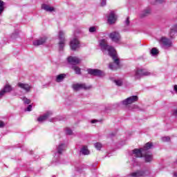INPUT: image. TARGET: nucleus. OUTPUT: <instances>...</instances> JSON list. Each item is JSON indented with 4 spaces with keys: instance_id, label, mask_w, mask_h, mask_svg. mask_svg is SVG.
Returning <instances> with one entry per match:
<instances>
[{
    "instance_id": "obj_1",
    "label": "nucleus",
    "mask_w": 177,
    "mask_h": 177,
    "mask_svg": "<svg viewBox=\"0 0 177 177\" xmlns=\"http://www.w3.org/2000/svg\"><path fill=\"white\" fill-rule=\"evenodd\" d=\"M100 46H101V49L102 50H107L109 52V55L111 57H112L114 63L109 64V68L111 70H117V68H120V59H118V55H117V51L113 48V46L107 45L106 43V40L102 39L100 42Z\"/></svg>"
},
{
    "instance_id": "obj_2",
    "label": "nucleus",
    "mask_w": 177,
    "mask_h": 177,
    "mask_svg": "<svg viewBox=\"0 0 177 177\" xmlns=\"http://www.w3.org/2000/svg\"><path fill=\"white\" fill-rule=\"evenodd\" d=\"M87 73L90 75H93V77H99L100 78H102V77H104V75H106L104 71L100 69L88 68L87 69Z\"/></svg>"
},
{
    "instance_id": "obj_3",
    "label": "nucleus",
    "mask_w": 177,
    "mask_h": 177,
    "mask_svg": "<svg viewBox=\"0 0 177 177\" xmlns=\"http://www.w3.org/2000/svg\"><path fill=\"white\" fill-rule=\"evenodd\" d=\"M145 75H150V73L145 71V69H140V68H138L135 71V74H134L135 80H140V78H142V77Z\"/></svg>"
},
{
    "instance_id": "obj_4",
    "label": "nucleus",
    "mask_w": 177,
    "mask_h": 177,
    "mask_svg": "<svg viewBox=\"0 0 177 177\" xmlns=\"http://www.w3.org/2000/svg\"><path fill=\"white\" fill-rule=\"evenodd\" d=\"M160 44L164 49H167V48L172 46V41L167 37H162L160 40Z\"/></svg>"
},
{
    "instance_id": "obj_5",
    "label": "nucleus",
    "mask_w": 177,
    "mask_h": 177,
    "mask_svg": "<svg viewBox=\"0 0 177 177\" xmlns=\"http://www.w3.org/2000/svg\"><path fill=\"white\" fill-rule=\"evenodd\" d=\"M109 37L110 39H111L113 42H115L116 44H118V42L121 41V35H120V32L118 31H113L111 32L109 35Z\"/></svg>"
},
{
    "instance_id": "obj_6",
    "label": "nucleus",
    "mask_w": 177,
    "mask_h": 177,
    "mask_svg": "<svg viewBox=\"0 0 177 177\" xmlns=\"http://www.w3.org/2000/svg\"><path fill=\"white\" fill-rule=\"evenodd\" d=\"M138 100H139L138 95H133L123 100L122 103L124 106H128V104H132V103H135V102H138Z\"/></svg>"
},
{
    "instance_id": "obj_7",
    "label": "nucleus",
    "mask_w": 177,
    "mask_h": 177,
    "mask_svg": "<svg viewBox=\"0 0 177 177\" xmlns=\"http://www.w3.org/2000/svg\"><path fill=\"white\" fill-rule=\"evenodd\" d=\"M17 86L21 89L25 91V92H26L27 93H28V92H30L31 89H32V86L26 83L19 82L17 84Z\"/></svg>"
},
{
    "instance_id": "obj_8",
    "label": "nucleus",
    "mask_w": 177,
    "mask_h": 177,
    "mask_svg": "<svg viewBox=\"0 0 177 177\" xmlns=\"http://www.w3.org/2000/svg\"><path fill=\"white\" fill-rule=\"evenodd\" d=\"M59 50H63V48H64V44L66 42V39H64V32H63V31L59 32Z\"/></svg>"
},
{
    "instance_id": "obj_9",
    "label": "nucleus",
    "mask_w": 177,
    "mask_h": 177,
    "mask_svg": "<svg viewBox=\"0 0 177 177\" xmlns=\"http://www.w3.org/2000/svg\"><path fill=\"white\" fill-rule=\"evenodd\" d=\"M146 170H137L136 171L131 173L129 175L131 177H145L147 176Z\"/></svg>"
},
{
    "instance_id": "obj_10",
    "label": "nucleus",
    "mask_w": 177,
    "mask_h": 177,
    "mask_svg": "<svg viewBox=\"0 0 177 177\" xmlns=\"http://www.w3.org/2000/svg\"><path fill=\"white\" fill-rule=\"evenodd\" d=\"M74 91H80V89H84L87 91V89H91V86H87L85 84H75L72 86Z\"/></svg>"
},
{
    "instance_id": "obj_11",
    "label": "nucleus",
    "mask_w": 177,
    "mask_h": 177,
    "mask_svg": "<svg viewBox=\"0 0 177 177\" xmlns=\"http://www.w3.org/2000/svg\"><path fill=\"white\" fill-rule=\"evenodd\" d=\"M68 62L73 66H77L81 63V59L77 57H68Z\"/></svg>"
},
{
    "instance_id": "obj_12",
    "label": "nucleus",
    "mask_w": 177,
    "mask_h": 177,
    "mask_svg": "<svg viewBox=\"0 0 177 177\" xmlns=\"http://www.w3.org/2000/svg\"><path fill=\"white\" fill-rule=\"evenodd\" d=\"M52 114H53V113H52V111H47L43 115L37 118V121L39 122H44V121H46V120H48V118H49V117H50V115H52Z\"/></svg>"
},
{
    "instance_id": "obj_13",
    "label": "nucleus",
    "mask_w": 177,
    "mask_h": 177,
    "mask_svg": "<svg viewBox=\"0 0 177 177\" xmlns=\"http://www.w3.org/2000/svg\"><path fill=\"white\" fill-rule=\"evenodd\" d=\"M48 38L46 37H40L39 39L35 40L33 41L34 46H39L40 45H44L45 42H46V40Z\"/></svg>"
},
{
    "instance_id": "obj_14",
    "label": "nucleus",
    "mask_w": 177,
    "mask_h": 177,
    "mask_svg": "<svg viewBox=\"0 0 177 177\" xmlns=\"http://www.w3.org/2000/svg\"><path fill=\"white\" fill-rule=\"evenodd\" d=\"M108 17V23L110 24H114L115 21H117V17H115V14L113 12V11H111L109 13Z\"/></svg>"
},
{
    "instance_id": "obj_15",
    "label": "nucleus",
    "mask_w": 177,
    "mask_h": 177,
    "mask_svg": "<svg viewBox=\"0 0 177 177\" xmlns=\"http://www.w3.org/2000/svg\"><path fill=\"white\" fill-rule=\"evenodd\" d=\"M8 92H12V86L9 84H6L3 89L0 91V99L2 98L3 95L8 93Z\"/></svg>"
},
{
    "instance_id": "obj_16",
    "label": "nucleus",
    "mask_w": 177,
    "mask_h": 177,
    "mask_svg": "<svg viewBox=\"0 0 177 177\" xmlns=\"http://www.w3.org/2000/svg\"><path fill=\"white\" fill-rule=\"evenodd\" d=\"M77 48H80V41L77 39H73L71 41V49H72V50H75Z\"/></svg>"
},
{
    "instance_id": "obj_17",
    "label": "nucleus",
    "mask_w": 177,
    "mask_h": 177,
    "mask_svg": "<svg viewBox=\"0 0 177 177\" xmlns=\"http://www.w3.org/2000/svg\"><path fill=\"white\" fill-rule=\"evenodd\" d=\"M143 151L142 150V148L138 149H135L133 150V154L137 158H140L143 157Z\"/></svg>"
},
{
    "instance_id": "obj_18",
    "label": "nucleus",
    "mask_w": 177,
    "mask_h": 177,
    "mask_svg": "<svg viewBox=\"0 0 177 177\" xmlns=\"http://www.w3.org/2000/svg\"><path fill=\"white\" fill-rule=\"evenodd\" d=\"M151 13V10L150 8H147L145 9L140 15V17L143 18L149 16Z\"/></svg>"
},
{
    "instance_id": "obj_19",
    "label": "nucleus",
    "mask_w": 177,
    "mask_h": 177,
    "mask_svg": "<svg viewBox=\"0 0 177 177\" xmlns=\"http://www.w3.org/2000/svg\"><path fill=\"white\" fill-rule=\"evenodd\" d=\"M41 9L46 12H55V8L48 6V4H42Z\"/></svg>"
},
{
    "instance_id": "obj_20",
    "label": "nucleus",
    "mask_w": 177,
    "mask_h": 177,
    "mask_svg": "<svg viewBox=\"0 0 177 177\" xmlns=\"http://www.w3.org/2000/svg\"><path fill=\"white\" fill-rule=\"evenodd\" d=\"M145 162H151L153 161V155L150 153H145L144 155Z\"/></svg>"
},
{
    "instance_id": "obj_21",
    "label": "nucleus",
    "mask_w": 177,
    "mask_h": 177,
    "mask_svg": "<svg viewBox=\"0 0 177 177\" xmlns=\"http://www.w3.org/2000/svg\"><path fill=\"white\" fill-rule=\"evenodd\" d=\"M66 75L64 73L59 74L57 75L56 77V82H62V81L64 80V78H66Z\"/></svg>"
},
{
    "instance_id": "obj_22",
    "label": "nucleus",
    "mask_w": 177,
    "mask_h": 177,
    "mask_svg": "<svg viewBox=\"0 0 177 177\" xmlns=\"http://www.w3.org/2000/svg\"><path fill=\"white\" fill-rule=\"evenodd\" d=\"M153 147V142H147L145 144L143 148H141L142 151H147V150H150Z\"/></svg>"
},
{
    "instance_id": "obj_23",
    "label": "nucleus",
    "mask_w": 177,
    "mask_h": 177,
    "mask_svg": "<svg viewBox=\"0 0 177 177\" xmlns=\"http://www.w3.org/2000/svg\"><path fill=\"white\" fill-rule=\"evenodd\" d=\"M177 32V25L174 26L169 32L170 38H174Z\"/></svg>"
},
{
    "instance_id": "obj_24",
    "label": "nucleus",
    "mask_w": 177,
    "mask_h": 177,
    "mask_svg": "<svg viewBox=\"0 0 177 177\" xmlns=\"http://www.w3.org/2000/svg\"><path fill=\"white\" fill-rule=\"evenodd\" d=\"M66 147V145L64 144H60L57 148V153L58 154H62L63 153V151H64V148Z\"/></svg>"
},
{
    "instance_id": "obj_25",
    "label": "nucleus",
    "mask_w": 177,
    "mask_h": 177,
    "mask_svg": "<svg viewBox=\"0 0 177 177\" xmlns=\"http://www.w3.org/2000/svg\"><path fill=\"white\" fill-rule=\"evenodd\" d=\"M80 153H82V154H83L84 156H88V154H89V150H88V147L84 146L81 149Z\"/></svg>"
},
{
    "instance_id": "obj_26",
    "label": "nucleus",
    "mask_w": 177,
    "mask_h": 177,
    "mask_svg": "<svg viewBox=\"0 0 177 177\" xmlns=\"http://www.w3.org/2000/svg\"><path fill=\"white\" fill-rule=\"evenodd\" d=\"M72 70H74L75 72V74H77L78 75H81V68L77 66H72L71 67Z\"/></svg>"
},
{
    "instance_id": "obj_27",
    "label": "nucleus",
    "mask_w": 177,
    "mask_h": 177,
    "mask_svg": "<svg viewBox=\"0 0 177 177\" xmlns=\"http://www.w3.org/2000/svg\"><path fill=\"white\" fill-rule=\"evenodd\" d=\"M150 53H151V55H152V56H157V55H158L159 52H158V50L157 48H153L151 50Z\"/></svg>"
},
{
    "instance_id": "obj_28",
    "label": "nucleus",
    "mask_w": 177,
    "mask_h": 177,
    "mask_svg": "<svg viewBox=\"0 0 177 177\" xmlns=\"http://www.w3.org/2000/svg\"><path fill=\"white\" fill-rule=\"evenodd\" d=\"M5 6V3H3V1L0 0V15H2V13L3 12V10H5V7H3Z\"/></svg>"
},
{
    "instance_id": "obj_29",
    "label": "nucleus",
    "mask_w": 177,
    "mask_h": 177,
    "mask_svg": "<svg viewBox=\"0 0 177 177\" xmlns=\"http://www.w3.org/2000/svg\"><path fill=\"white\" fill-rule=\"evenodd\" d=\"M21 99L25 104H30L31 103V100H30V99H28L26 97H24Z\"/></svg>"
},
{
    "instance_id": "obj_30",
    "label": "nucleus",
    "mask_w": 177,
    "mask_h": 177,
    "mask_svg": "<svg viewBox=\"0 0 177 177\" xmlns=\"http://www.w3.org/2000/svg\"><path fill=\"white\" fill-rule=\"evenodd\" d=\"M129 24H131V21H129V17H127L124 21V27H129Z\"/></svg>"
},
{
    "instance_id": "obj_31",
    "label": "nucleus",
    "mask_w": 177,
    "mask_h": 177,
    "mask_svg": "<svg viewBox=\"0 0 177 177\" xmlns=\"http://www.w3.org/2000/svg\"><path fill=\"white\" fill-rule=\"evenodd\" d=\"M94 146H95V149H97V150H100L102 147V143H100V142H97V143L94 144Z\"/></svg>"
},
{
    "instance_id": "obj_32",
    "label": "nucleus",
    "mask_w": 177,
    "mask_h": 177,
    "mask_svg": "<svg viewBox=\"0 0 177 177\" xmlns=\"http://www.w3.org/2000/svg\"><path fill=\"white\" fill-rule=\"evenodd\" d=\"M114 82L118 86H122V80H114Z\"/></svg>"
},
{
    "instance_id": "obj_33",
    "label": "nucleus",
    "mask_w": 177,
    "mask_h": 177,
    "mask_svg": "<svg viewBox=\"0 0 177 177\" xmlns=\"http://www.w3.org/2000/svg\"><path fill=\"white\" fill-rule=\"evenodd\" d=\"M162 142H169L171 140V138L169 136L162 137Z\"/></svg>"
},
{
    "instance_id": "obj_34",
    "label": "nucleus",
    "mask_w": 177,
    "mask_h": 177,
    "mask_svg": "<svg viewBox=\"0 0 177 177\" xmlns=\"http://www.w3.org/2000/svg\"><path fill=\"white\" fill-rule=\"evenodd\" d=\"M95 31H96V28L95 26L91 27L89 28V32H95Z\"/></svg>"
},
{
    "instance_id": "obj_35",
    "label": "nucleus",
    "mask_w": 177,
    "mask_h": 177,
    "mask_svg": "<svg viewBox=\"0 0 177 177\" xmlns=\"http://www.w3.org/2000/svg\"><path fill=\"white\" fill-rule=\"evenodd\" d=\"M66 135H73V131L70 129H66Z\"/></svg>"
},
{
    "instance_id": "obj_36",
    "label": "nucleus",
    "mask_w": 177,
    "mask_h": 177,
    "mask_svg": "<svg viewBox=\"0 0 177 177\" xmlns=\"http://www.w3.org/2000/svg\"><path fill=\"white\" fill-rule=\"evenodd\" d=\"M32 109V105H29L26 109V111H31Z\"/></svg>"
},
{
    "instance_id": "obj_37",
    "label": "nucleus",
    "mask_w": 177,
    "mask_h": 177,
    "mask_svg": "<svg viewBox=\"0 0 177 177\" xmlns=\"http://www.w3.org/2000/svg\"><path fill=\"white\" fill-rule=\"evenodd\" d=\"M107 0H102L101 2V6H106V1Z\"/></svg>"
},
{
    "instance_id": "obj_38",
    "label": "nucleus",
    "mask_w": 177,
    "mask_h": 177,
    "mask_svg": "<svg viewBox=\"0 0 177 177\" xmlns=\"http://www.w3.org/2000/svg\"><path fill=\"white\" fill-rule=\"evenodd\" d=\"M5 123L3 121H0V128H3Z\"/></svg>"
},
{
    "instance_id": "obj_39",
    "label": "nucleus",
    "mask_w": 177,
    "mask_h": 177,
    "mask_svg": "<svg viewBox=\"0 0 177 177\" xmlns=\"http://www.w3.org/2000/svg\"><path fill=\"white\" fill-rule=\"evenodd\" d=\"M156 2L158 3H162L163 2H165V0H156Z\"/></svg>"
},
{
    "instance_id": "obj_40",
    "label": "nucleus",
    "mask_w": 177,
    "mask_h": 177,
    "mask_svg": "<svg viewBox=\"0 0 177 177\" xmlns=\"http://www.w3.org/2000/svg\"><path fill=\"white\" fill-rule=\"evenodd\" d=\"M17 35H18L17 33H12V38H16V37H17Z\"/></svg>"
},
{
    "instance_id": "obj_41",
    "label": "nucleus",
    "mask_w": 177,
    "mask_h": 177,
    "mask_svg": "<svg viewBox=\"0 0 177 177\" xmlns=\"http://www.w3.org/2000/svg\"><path fill=\"white\" fill-rule=\"evenodd\" d=\"M174 115H177V109L173 111Z\"/></svg>"
},
{
    "instance_id": "obj_42",
    "label": "nucleus",
    "mask_w": 177,
    "mask_h": 177,
    "mask_svg": "<svg viewBox=\"0 0 177 177\" xmlns=\"http://www.w3.org/2000/svg\"><path fill=\"white\" fill-rule=\"evenodd\" d=\"M95 122H97V120H91V124H95Z\"/></svg>"
},
{
    "instance_id": "obj_43",
    "label": "nucleus",
    "mask_w": 177,
    "mask_h": 177,
    "mask_svg": "<svg viewBox=\"0 0 177 177\" xmlns=\"http://www.w3.org/2000/svg\"><path fill=\"white\" fill-rule=\"evenodd\" d=\"M174 91H175V92H176V93H177V85H175V86H174Z\"/></svg>"
},
{
    "instance_id": "obj_44",
    "label": "nucleus",
    "mask_w": 177,
    "mask_h": 177,
    "mask_svg": "<svg viewBox=\"0 0 177 177\" xmlns=\"http://www.w3.org/2000/svg\"><path fill=\"white\" fill-rule=\"evenodd\" d=\"M174 176L177 177V172L174 173Z\"/></svg>"
},
{
    "instance_id": "obj_45",
    "label": "nucleus",
    "mask_w": 177,
    "mask_h": 177,
    "mask_svg": "<svg viewBox=\"0 0 177 177\" xmlns=\"http://www.w3.org/2000/svg\"><path fill=\"white\" fill-rule=\"evenodd\" d=\"M111 136H114V134L111 133Z\"/></svg>"
}]
</instances>
